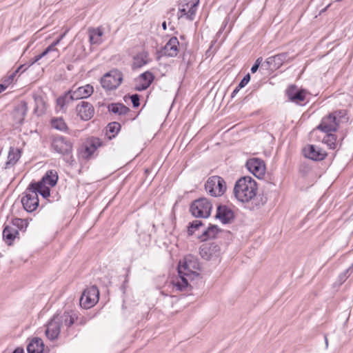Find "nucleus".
I'll return each mask as SVG.
<instances>
[{"label": "nucleus", "mask_w": 353, "mask_h": 353, "mask_svg": "<svg viewBox=\"0 0 353 353\" xmlns=\"http://www.w3.org/2000/svg\"><path fill=\"white\" fill-rule=\"evenodd\" d=\"M200 269V263L196 256L192 254L185 256L178 265L179 279L174 285L180 291L185 290L189 286L188 280H193L199 276L197 271Z\"/></svg>", "instance_id": "obj_1"}, {"label": "nucleus", "mask_w": 353, "mask_h": 353, "mask_svg": "<svg viewBox=\"0 0 353 353\" xmlns=\"http://www.w3.org/2000/svg\"><path fill=\"white\" fill-rule=\"evenodd\" d=\"M74 142L70 139L59 134L51 137V150L63 157L64 161L70 165H72L74 162L72 154Z\"/></svg>", "instance_id": "obj_2"}, {"label": "nucleus", "mask_w": 353, "mask_h": 353, "mask_svg": "<svg viewBox=\"0 0 353 353\" xmlns=\"http://www.w3.org/2000/svg\"><path fill=\"white\" fill-rule=\"evenodd\" d=\"M257 190L256 182L249 176L240 178L235 183L234 194L235 197L241 202L245 203L256 196Z\"/></svg>", "instance_id": "obj_3"}, {"label": "nucleus", "mask_w": 353, "mask_h": 353, "mask_svg": "<svg viewBox=\"0 0 353 353\" xmlns=\"http://www.w3.org/2000/svg\"><path fill=\"white\" fill-rule=\"evenodd\" d=\"M212 204L205 197L199 198L190 205V212L192 215L197 218H208L211 214Z\"/></svg>", "instance_id": "obj_4"}, {"label": "nucleus", "mask_w": 353, "mask_h": 353, "mask_svg": "<svg viewBox=\"0 0 353 353\" xmlns=\"http://www.w3.org/2000/svg\"><path fill=\"white\" fill-rule=\"evenodd\" d=\"M227 189L225 180L217 175L209 177L205 183V191L212 196L219 197L224 194Z\"/></svg>", "instance_id": "obj_5"}, {"label": "nucleus", "mask_w": 353, "mask_h": 353, "mask_svg": "<svg viewBox=\"0 0 353 353\" xmlns=\"http://www.w3.org/2000/svg\"><path fill=\"white\" fill-rule=\"evenodd\" d=\"M123 73L118 69H112L101 79L103 88L107 91L116 90L123 81Z\"/></svg>", "instance_id": "obj_6"}, {"label": "nucleus", "mask_w": 353, "mask_h": 353, "mask_svg": "<svg viewBox=\"0 0 353 353\" xmlns=\"http://www.w3.org/2000/svg\"><path fill=\"white\" fill-rule=\"evenodd\" d=\"M103 145V141L98 137H88L78 150L79 155L83 159H90L95 151Z\"/></svg>", "instance_id": "obj_7"}, {"label": "nucleus", "mask_w": 353, "mask_h": 353, "mask_svg": "<svg viewBox=\"0 0 353 353\" xmlns=\"http://www.w3.org/2000/svg\"><path fill=\"white\" fill-rule=\"evenodd\" d=\"M99 299V290L97 285H92L84 290L80 300L81 307L88 309L97 304Z\"/></svg>", "instance_id": "obj_8"}, {"label": "nucleus", "mask_w": 353, "mask_h": 353, "mask_svg": "<svg viewBox=\"0 0 353 353\" xmlns=\"http://www.w3.org/2000/svg\"><path fill=\"white\" fill-rule=\"evenodd\" d=\"M179 51V41L176 37H171L166 44L157 50V60L162 57H175Z\"/></svg>", "instance_id": "obj_9"}, {"label": "nucleus", "mask_w": 353, "mask_h": 353, "mask_svg": "<svg viewBox=\"0 0 353 353\" xmlns=\"http://www.w3.org/2000/svg\"><path fill=\"white\" fill-rule=\"evenodd\" d=\"M199 254L204 260H217L221 256V248L214 242L205 243L200 246Z\"/></svg>", "instance_id": "obj_10"}, {"label": "nucleus", "mask_w": 353, "mask_h": 353, "mask_svg": "<svg viewBox=\"0 0 353 353\" xmlns=\"http://www.w3.org/2000/svg\"><path fill=\"white\" fill-rule=\"evenodd\" d=\"M294 58H290L288 52H282L266 59L262 67L266 70H276L280 68L285 61H292Z\"/></svg>", "instance_id": "obj_11"}, {"label": "nucleus", "mask_w": 353, "mask_h": 353, "mask_svg": "<svg viewBox=\"0 0 353 353\" xmlns=\"http://www.w3.org/2000/svg\"><path fill=\"white\" fill-rule=\"evenodd\" d=\"M21 202L26 211L28 212H34L39 206L38 194L34 190H28V187L23 192Z\"/></svg>", "instance_id": "obj_12"}, {"label": "nucleus", "mask_w": 353, "mask_h": 353, "mask_svg": "<svg viewBox=\"0 0 353 353\" xmlns=\"http://www.w3.org/2000/svg\"><path fill=\"white\" fill-rule=\"evenodd\" d=\"M248 170L258 179H261L265 174V162L259 158H252L247 161Z\"/></svg>", "instance_id": "obj_13"}, {"label": "nucleus", "mask_w": 353, "mask_h": 353, "mask_svg": "<svg viewBox=\"0 0 353 353\" xmlns=\"http://www.w3.org/2000/svg\"><path fill=\"white\" fill-rule=\"evenodd\" d=\"M215 218L220 220L224 224H229L233 222L235 219L234 211L225 205L219 204L217 206Z\"/></svg>", "instance_id": "obj_14"}, {"label": "nucleus", "mask_w": 353, "mask_h": 353, "mask_svg": "<svg viewBox=\"0 0 353 353\" xmlns=\"http://www.w3.org/2000/svg\"><path fill=\"white\" fill-rule=\"evenodd\" d=\"M61 321L58 320V314H54L48 321L46 330V335L51 341L57 339L61 331Z\"/></svg>", "instance_id": "obj_15"}, {"label": "nucleus", "mask_w": 353, "mask_h": 353, "mask_svg": "<svg viewBox=\"0 0 353 353\" xmlns=\"http://www.w3.org/2000/svg\"><path fill=\"white\" fill-rule=\"evenodd\" d=\"M154 75L150 71L141 74L136 79L134 90L136 91H143L147 90L154 80Z\"/></svg>", "instance_id": "obj_16"}, {"label": "nucleus", "mask_w": 353, "mask_h": 353, "mask_svg": "<svg viewBox=\"0 0 353 353\" xmlns=\"http://www.w3.org/2000/svg\"><path fill=\"white\" fill-rule=\"evenodd\" d=\"M77 116L83 121H87L91 119L94 114L93 105L87 101L80 102L76 107Z\"/></svg>", "instance_id": "obj_17"}, {"label": "nucleus", "mask_w": 353, "mask_h": 353, "mask_svg": "<svg viewBox=\"0 0 353 353\" xmlns=\"http://www.w3.org/2000/svg\"><path fill=\"white\" fill-rule=\"evenodd\" d=\"M288 99L295 103H300L305 101L306 97V91L304 89H300L295 85H290L285 91Z\"/></svg>", "instance_id": "obj_18"}, {"label": "nucleus", "mask_w": 353, "mask_h": 353, "mask_svg": "<svg viewBox=\"0 0 353 353\" xmlns=\"http://www.w3.org/2000/svg\"><path fill=\"white\" fill-rule=\"evenodd\" d=\"M305 157L312 161H322L327 157V153L321 148L314 145H309L303 150Z\"/></svg>", "instance_id": "obj_19"}, {"label": "nucleus", "mask_w": 353, "mask_h": 353, "mask_svg": "<svg viewBox=\"0 0 353 353\" xmlns=\"http://www.w3.org/2000/svg\"><path fill=\"white\" fill-rule=\"evenodd\" d=\"M339 128V125L336 121V119L329 114L324 117L320 124L316 127L317 130H321L323 132L328 133L336 132Z\"/></svg>", "instance_id": "obj_20"}, {"label": "nucleus", "mask_w": 353, "mask_h": 353, "mask_svg": "<svg viewBox=\"0 0 353 353\" xmlns=\"http://www.w3.org/2000/svg\"><path fill=\"white\" fill-rule=\"evenodd\" d=\"M94 92L93 86L90 84H87L84 86H81L75 90H74V87L72 90H69L70 94V97H72V101L79 100L81 99H86L89 97Z\"/></svg>", "instance_id": "obj_21"}, {"label": "nucleus", "mask_w": 353, "mask_h": 353, "mask_svg": "<svg viewBox=\"0 0 353 353\" xmlns=\"http://www.w3.org/2000/svg\"><path fill=\"white\" fill-rule=\"evenodd\" d=\"M190 7L188 11L186 10L185 8V5L182 6V8L179 9V12H181L180 15H178V19H181L183 17H185V18L190 21H193L195 17L196 8L199 3V0H191ZM185 6H188L189 3H187Z\"/></svg>", "instance_id": "obj_22"}, {"label": "nucleus", "mask_w": 353, "mask_h": 353, "mask_svg": "<svg viewBox=\"0 0 353 353\" xmlns=\"http://www.w3.org/2000/svg\"><path fill=\"white\" fill-rule=\"evenodd\" d=\"M28 110V104L24 101H21L19 105L14 107L12 112V117L17 123L20 125L23 123Z\"/></svg>", "instance_id": "obj_23"}, {"label": "nucleus", "mask_w": 353, "mask_h": 353, "mask_svg": "<svg viewBox=\"0 0 353 353\" xmlns=\"http://www.w3.org/2000/svg\"><path fill=\"white\" fill-rule=\"evenodd\" d=\"M21 155V151L19 148L10 147L8 155V160L5 163L3 169L8 170L12 168L19 160Z\"/></svg>", "instance_id": "obj_24"}, {"label": "nucleus", "mask_w": 353, "mask_h": 353, "mask_svg": "<svg viewBox=\"0 0 353 353\" xmlns=\"http://www.w3.org/2000/svg\"><path fill=\"white\" fill-rule=\"evenodd\" d=\"M268 201V198L263 194H256V196H252V199L249 201H245V208L250 210H255L259 209L264 205Z\"/></svg>", "instance_id": "obj_25"}, {"label": "nucleus", "mask_w": 353, "mask_h": 353, "mask_svg": "<svg viewBox=\"0 0 353 353\" xmlns=\"http://www.w3.org/2000/svg\"><path fill=\"white\" fill-rule=\"evenodd\" d=\"M28 190H34L37 194L39 193L45 199L49 197L50 195V188L47 187L45 183L41 181L31 182L28 185Z\"/></svg>", "instance_id": "obj_26"}, {"label": "nucleus", "mask_w": 353, "mask_h": 353, "mask_svg": "<svg viewBox=\"0 0 353 353\" xmlns=\"http://www.w3.org/2000/svg\"><path fill=\"white\" fill-rule=\"evenodd\" d=\"M18 230L12 225H6L3 230V239L8 245L13 244L14 240L18 237Z\"/></svg>", "instance_id": "obj_27"}, {"label": "nucleus", "mask_w": 353, "mask_h": 353, "mask_svg": "<svg viewBox=\"0 0 353 353\" xmlns=\"http://www.w3.org/2000/svg\"><path fill=\"white\" fill-rule=\"evenodd\" d=\"M28 353H43L44 344L43 340L39 337H34L27 346Z\"/></svg>", "instance_id": "obj_28"}, {"label": "nucleus", "mask_w": 353, "mask_h": 353, "mask_svg": "<svg viewBox=\"0 0 353 353\" xmlns=\"http://www.w3.org/2000/svg\"><path fill=\"white\" fill-rule=\"evenodd\" d=\"M221 230L216 225L210 224L208 228L205 230L203 233L198 236V239L203 242L210 239H214Z\"/></svg>", "instance_id": "obj_29"}, {"label": "nucleus", "mask_w": 353, "mask_h": 353, "mask_svg": "<svg viewBox=\"0 0 353 353\" xmlns=\"http://www.w3.org/2000/svg\"><path fill=\"white\" fill-rule=\"evenodd\" d=\"M59 176L57 171L54 170H48L42 179L40 180L44 183L45 185L48 184L50 187H54L57 185Z\"/></svg>", "instance_id": "obj_30"}, {"label": "nucleus", "mask_w": 353, "mask_h": 353, "mask_svg": "<svg viewBox=\"0 0 353 353\" xmlns=\"http://www.w3.org/2000/svg\"><path fill=\"white\" fill-rule=\"evenodd\" d=\"M77 319V316L71 314L70 312H64L61 315L58 314V320L61 321V325L64 324L67 327H71Z\"/></svg>", "instance_id": "obj_31"}, {"label": "nucleus", "mask_w": 353, "mask_h": 353, "mask_svg": "<svg viewBox=\"0 0 353 353\" xmlns=\"http://www.w3.org/2000/svg\"><path fill=\"white\" fill-rule=\"evenodd\" d=\"M108 109L109 112L119 115H125L130 111V108L121 103H112L108 105Z\"/></svg>", "instance_id": "obj_32"}, {"label": "nucleus", "mask_w": 353, "mask_h": 353, "mask_svg": "<svg viewBox=\"0 0 353 353\" xmlns=\"http://www.w3.org/2000/svg\"><path fill=\"white\" fill-rule=\"evenodd\" d=\"M103 32L101 28H92L89 30V40L91 44H101Z\"/></svg>", "instance_id": "obj_33"}, {"label": "nucleus", "mask_w": 353, "mask_h": 353, "mask_svg": "<svg viewBox=\"0 0 353 353\" xmlns=\"http://www.w3.org/2000/svg\"><path fill=\"white\" fill-rule=\"evenodd\" d=\"M121 124L117 121L111 122L106 126V134L110 140L115 137L121 130Z\"/></svg>", "instance_id": "obj_34"}, {"label": "nucleus", "mask_w": 353, "mask_h": 353, "mask_svg": "<svg viewBox=\"0 0 353 353\" xmlns=\"http://www.w3.org/2000/svg\"><path fill=\"white\" fill-rule=\"evenodd\" d=\"M51 125L54 129L62 132H67L68 130L67 124L61 117L52 119Z\"/></svg>", "instance_id": "obj_35"}, {"label": "nucleus", "mask_w": 353, "mask_h": 353, "mask_svg": "<svg viewBox=\"0 0 353 353\" xmlns=\"http://www.w3.org/2000/svg\"><path fill=\"white\" fill-rule=\"evenodd\" d=\"M12 225L19 231L25 232L28 225V219L14 218L11 221Z\"/></svg>", "instance_id": "obj_36"}, {"label": "nucleus", "mask_w": 353, "mask_h": 353, "mask_svg": "<svg viewBox=\"0 0 353 353\" xmlns=\"http://www.w3.org/2000/svg\"><path fill=\"white\" fill-rule=\"evenodd\" d=\"M337 137L336 134H332V132L326 133V135L324 137L323 139V142L329 147L330 149L334 150L336 148Z\"/></svg>", "instance_id": "obj_37"}, {"label": "nucleus", "mask_w": 353, "mask_h": 353, "mask_svg": "<svg viewBox=\"0 0 353 353\" xmlns=\"http://www.w3.org/2000/svg\"><path fill=\"white\" fill-rule=\"evenodd\" d=\"M333 118L336 119V121L339 126L340 123L343 122L346 118V111L344 110H336L333 112L330 113Z\"/></svg>", "instance_id": "obj_38"}, {"label": "nucleus", "mask_w": 353, "mask_h": 353, "mask_svg": "<svg viewBox=\"0 0 353 353\" xmlns=\"http://www.w3.org/2000/svg\"><path fill=\"white\" fill-rule=\"evenodd\" d=\"M203 225V222L199 220H195L190 222L188 226V234L192 236L196 230Z\"/></svg>", "instance_id": "obj_39"}, {"label": "nucleus", "mask_w": 353, "mask_h": 353, "mask_svg": "<svg viewBox=\"0 0 353 353\" xmlns=\"http://www.w3.org/2000/svg\"><path fill=\"white\" fill-rule=\"evenodd\" d=\"M70 94L69 91L66 92L63 95L60 96L57 99V103L58 105H59L61 108H63V106L70 101H72V97H70Z\"/></svg>", "instance_id": "obj_40"}, {"label": "nucleus", "mask_w": 353, "mask_h": 353, "mask_svg": "<svg viewBox=\"0 0 353 353\" xmlns=\"http://www.w3.org/2000/svg\"><path fill=\"white\" fill-rule=\"evenodd\" d=\"M34 101L36 103V107L34 108V112H39L43 113L46 110V103L43 99L41 97H35Z\"/></svg>", "instance_id": "obj_41"}, {"label": "nucleus", "mask_w": 353, "mask_h": 353, "mask_svg": "<svg viewBox=\"0 0 353 353\" xmlns=\"http://www.w3.org/2000/svg\"><path fill=\"white\" fill-rule=\"evenodd\" d=\"M353 272V263L339 276V284L342 285Z\"/></svg>", "instance_id": "obj_42"}, {"label": "nucleus", "mask_w": 353, "mask_h": 353, "mask_svg": "<svg viewBox=\"0 0 353 353\" xmlns=\"http://www.w3.org/2000/svg\"><path fill=\"white\" fill-rule=\"evenodd\" d=\"M150 234L143 232L139 234L138 243L142 246H148L150 243Z\"/></svg>", "instance_id": "obj_43"}, {"label": "nucleus", "mask_w": 353, "mask_h": 353, "mask_svg": "<svg viewBox=\"0 0 353 353\" xmlns=\"http://www.w3.org/2000/svg\"><path fill=\"white\" fill-rule=\"evenodd\" d=\"M148 61L143 57H136L134 58L133 68H139L147 64Z\"/></svg>", "instance_id": "obj_44"}, {"label": "nucleus", "mask_w": 353, "mask_h": 353, "mask_svg": "<svg viewBox=\"0 0 353 353\" xmlns=\"http://www.w3.org/2000/svg\"><path fill=\"white\" fill-rule=\"evenodd\" d=\"M310 169L311 168L307 163L303 162L299 165V171L303 176H305L309 173Z\"/></svg>", "instance_id": "obj_45"}, {"label": "nucleus", "mask_w": 353, "mask_h": 353, "mask_svg": "<svg viewBox=\"0 0 353 353\" xmlns=\"http://www.w3.org/2000/svg\"><path fill=\"white\" fill-rule=\"evenodd\" d=\"M128 96L131 99L133 108H138L140 105V96L138 94H133Z\"/></svg>", "instance_id": "obj_46"}, {"label": "nucleus", "mask_w": 353, "mask_h": 353, "mask_svg": "<svg viewBox=\"0 0 353 353\" xmlns=\"http://www.w3.org/2000/svg\"><path fill=\"white\" fill-rule=\"evenodd\" d=\"M262 61H263V58L261 57L256 59V60L255 61V63L253 64V65L251 68L250 70H251L252 73H255L258 70L260 65H262V64H263Z\"/></svg>", "instance_id": "obj_47"}, {"label": "nucleus", "mask_w": 353, "mask_h": 353, "mask_svg": "<svg viewBox=\"0 0 353 353\" xmlns=\"http://www.w3.org/2000/svg\"><path fill=\"white\" fill-rule=\"evenodd\" d=\"M250 79H251V77L249 73H248L246 75H245L238 85L239 88H244L249 83V81H250Z\"/></svg>", "instance_id": "obj_48"}, {"label": "nucleus", "mask_w": 353, "mask_h": 353, "mask_svg": "<svg viewBox=\"0 0 353 353\" xmlns=\"http://www.w3.org/2000/svg\"><path fill=\"white\" fill-rule=\"evenodd\" d=\"M16 76L15 73H12L10 75L5 78L3 80V83H1V85H4L6 86V89L8 88V86L12 83V82L14 80V77Z\"/></svg>", "instance_id": "obj_49"}, {"label": "nucleus", "mask_w": 353, "mask_h": 353, "mask_svg": "<svg viewBox=\"0 0 353 353\" xmlns=\"http://www.w3.org/2000/svg\"><path fill=\"white\" fill-rule=\"evenodd\" d=\"M41 59V57L38 55H36L34 57L30 59L29 63H28V65L26 67V68L23 70V71H26L30 66L32 65L34 63L37 62Z\"/></svg>", "instance_id": "obj_50"}, {"label": "nucleus", "mask_w": 353, "mask_h": 353, "mask_svg": "<svg viewBox=\"0 0 353 353\" xmlns=\"http://www.w3.org/2000/svg\"><path fill=\"white\" fill-rule=\"evenodd\" d=\"M77 321H78L77 324L80 325H84L86 324L88 320L87 318L82 316L80 319H78Z\"/></svg>", "instance_id": "obj_51"}, {"label": "nucleus", "mask_w": 353, "mask_h": 353, "mask_svg": "<svg viewBox=\"0 0 353 353\" xmlns=\"http://www.w3.org/2000/svg\"><path fill=\"white\" fill-rule=\"evenodd\" d=\"M64 36H65V33L61 34L57 39H56L53 43H52V44L56 47V46H57L60 43V41H61V39L63 38Z\"/></svg>", "instance_id": "obj_52"}, {"label": "nucleus", "mask_w": 353, "mask_h": 353, "mask_svg": "<svg viewBox=\"0 0 353 353\" xmlns=\"http://www.w3.org/2000/svg\"><path fill=\"white\" fill-rule=\"evenodd\" d=\"M28 65V64H22L19 65L17 69L14 72L15 74H17L18 72H19L21 70H24L26 67ZM24 72L23 70L21 71V72Z\"/></svg>", "instance_id": "obj_53"}, {"label": "nucleus", "mask_w": 353, "mask_h": 353, "mask_svg": "<svg viewBox=\"0 0 353 353\" xmlns=\"http://www.w3.org/2000/svg\"><path fill=\"white\" fill-rule=\"evenodd\" d=\"M46 49L47 50V51L48 52H52V51H57V49L52 43L50 46H48Z\"/></svg>", "instance_id": "obj_54"}, {"label": "nucleus", "mask_w": 353, "mask_h": 353, "mask_svg": "<svg viewBox=\"0 0 353 353\" xmlns=\"http://www.w3.org/2000/svg\"><path fill=\"white\" fill-rule=\"evenodd\" d=\"M241 88H239V85L234 90V91L232 92V94H231V97L233 98L234 97V96L239 92V91L241 90Z\"/></svg>", "instance_id": "obj_55"}, {"label": "nucleus", "mask_w": 353, "mask_h": 353, "mask_svg": "<svg viewBox=\"0 0 353 353\" xmlns=\"http://www.w3.org/2000/svg\"><path fill=\"white\" fill-rule=\"evenodd\" d=\"M49 52L47 51L46 49H45L41 53L39 54V57H41V59L47 55Z\"/></svg>", "instance_id": "obj_56"}, {"label": "nucleus", "mask_w": 353, "mask_h": 353, "mask_svg": "<svg viewBox=\"0 0 353 353\" xmlns=\"http://www.w3.org/2000/svg\"><path fill=\"white\" fill-rule=\"evenodd\" d=\"M6 90V86L4 85L0 84V93Z\"/></svg>", "instance_id": "obj_57"}, {"label": "nucleus", "mask_w": 353, "mask_h": 353, "mask_svg": "<svg viewBox=\"0 0 353 353\" xmlns=\"http://www.w3.org/2000/svg\"><path fill=\"white\" fill-rule=\"evenodd\" d=\"M162 28L164 30H165L167 29V23H166V21H163L162 23Z\"/></svg>", "instance_id": "obj_58"}, {"label": "nucleus", "mask_w": 353, "mask_h": 353, "mask_svg": "<svg viewBox=\"0 0 353 353\" xmlns=\"http://www.w3.org/2000/svg\"><path fill=\"white\" fill-rule=\"evenodd\" d=\"M325 345H326V347H327V345H328V341H327V337H326V336H325Z\"/></svg>", "instance_id": "obj_59"}, {"label": "nucleus", "mask_w": 353, "mask_h": 353, "mask_svg": "<svg viewBox=\"0 0 353 353\" xmlns=\"http://www.w3.org/2000/svg\"><path fill=\"white\" fill-rule=\"evenodd\" d=\"M342 1V0H336L335 1H336V2H340V1Z\"/></svg>", "instance_id": "obj_60"}, {"label": "nucleus", "mask_w": 353, "mask_h": 353, "mask_svg": "<svg viewBox=\"0 0 353 353\" xmlns=\"http://www.w3.org/2000/svg\"><path fill=\"white\" fill-rule=\"evenodd\" d=\"M172 11H174V8L171 9L170 12H172Z\"/></svg>", "instance_id": "obj_61"}, {"label": "nucleus", "mask_w": 353, "mask_h": 353, "mask_svg": "<svg viewBox=\"0 0 353 353\" xmlns=\"http://www.w3.org/2000/svg\"><path fill=\"white\" fill-rule=\"evenodd\" d=\"M68 69L70 70V65L68 66Z\"/></svg>", "instance_id": "obj_62"}, {"label": "nucleus", "mask_w": 353, "mask_h": 353, "mask_svg": "<svg viewBox=\"0 0 353 353\" xmlns=\"http://www.w3.org/2000/svg\"><path fill=\"white\" fill-rule=\"evenodd\" d=\"M270 184L275 185V183H270Z\"/></svg>", "instance_id": "obj_63"}]
</instances>
